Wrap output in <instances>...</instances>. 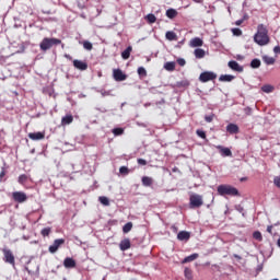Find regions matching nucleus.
<instances>
[{
	"mask_svg": "<svg viewBox=\"0 0 280 280\" xmlns=\"http://www.w3.org/2000/svg\"><path fill=\"white\" fill-rule=\"evenodd\" d=\"M254 40L260 47L268 45L270 43V37L268 36V28L264 24L257 26V33L254 35Z\"/></svg>",
	"mask_w": 280,
	"mask_h": 280,
	"instance_id": "f257e3e1",
	"label": "nucleus"
},
{
	"mask_svg": "<svg viewBox=\"0 0 280 280\" xmlns=\"http://www.w3.org/2000/svg\"><path fill=\"white\" fill-rule=\"evenodd\" d=\"M62 40H60L59 38L56 37H45L40 44H39V48L42 51H49V49H51V47H58V45H61Z\"/></svg>",
	"mask_w": 280,
	"mask_h": 280,
	"instance_id": "f03ea898",
	"label": "nucleus"
},
{
	"mask_svg": "<svg viewBox=\"0 0 280 280\" xmlns=\"http://www.w3.org/2000/svg\"><path fill=\"white\" fill-rule=\"evenodd\" d=\"M217 191L219 196H240V190L231 185H219Z\"/></svg>",
	"mask_w": 280,
	"mask_h": 280,
	"instance_id": "7ed1b4c3",
	"label": "nucleus"
},
{
	"mask_svg": "<svg viewBox=\"0 0 280 280\" xmlns=\"http://www.w3.org/2000/svg\"><path fill=\"white\" fill-rule=\"evenodd\" d=\"M205 205L202 196L198 194H192L189 197V208L190 209H200Z\"/></svg>",
	"mask_w": 280,
	"mask_h": 280,
	"instance_id": "20e7f679",
	"label": "nucleus"
},
{
	"mask_svg": "<svg viewBox=\"0 0 280 280\" xmlns=\"http://www.w3.org/2000/svg\"><path fill=\"white\" fill-rule=\"evenodd\" d=\"M3 253V261L5 264H10L11 266H14L15 259L14 254L9 248H2Z\"/></svg>",
	"mask_w": 280,
	"mask_h": 280,
	"instance_id": "39448f33",
	"label": "nucleus"
},
{
	"mask_svg": "<svg viewBox=\"0 0 280 280\" xmlns=\"http://www.w3.org/2000/svg\"><path fill=\"white\" fill-rule=\"evenodd\" d=\"M218 78V74L211 71H205L199 75V81L200 82H211V80H215Z\"/></svg>",
	"mask_w": 280,
	"mask_h": 280,
	"instance_id": "423d86ee",
	"label": "nucleus"
},
{
	"mask_svg": "<svg viewBox=\"0 0 280 280\" xmlns=\"http://www.w3.org/2000/svg\"><path fill=\"white\" fill-rule=\"evenodd\" d=\"M12 198L14 200V202H26L27 201V195L23 191H14L12 192Z\"/></svg>",
	"mask_w": 280,
	"mask_h": 280,
	"instance_id": "0eeeda50",
	"label": "nucleus"
},
{
	"mask_svg": "<svg viewBox=\"0 0 280 280\" xmlns=\"http://www.w3.org/2000/svg\"><path fill=\"white\" fill-rule=\"evenodd\" d=\"M114 80L116 82H124L125 80L128 79V75L121 71V69H115L113 72Z\"/></svg>",
	"mask_w": 280,
	"mask_h": 280,
	"instance_id": "6e6552de",
	"label": "nucleus"
},
{
	"mask_svg": "<svg viewBox=\"0 0 280 280\" xmlns=\"http://www.w3.org/2000/svg\"><path fill=\"white\" fill-rule=\"evenodd\" d=\"M65 244L63 238H57L54 241L52 245L49 246L48 250L49 253L54 254L58 252V248H60Z\"/></svg>",
	"mask_w": 280,
	"mask_h": 280,
	"instance_id": "1a4fd4ad",
	"label": "nucleus"
},
{
	"mask_svg": "<svg viewBox=\"0 0 280 280\" xmlns=\"http://www.w3.org/2000/svg\"><path fill=\"white\" fill-rule=\"evenodd\" d=\"M73 67L79 71H86V69H89V63H86V61L74 59Z\"/></svg>",
	"mask_w": 280,
	"mask_h": 280,
	"instance_id": "9d476101",
	"label": "nucleus"
},
{
	"mask_svg": "<svg viewBox=\"0 0 280 280\" xmlns=\"http://www.w3.org/2000/svg\"><path fill=\"white\" fill-rule=\"evenodd\" d=\"M217 150H219V153L221 156L226 158V156H233V152L231 151L230 148L222 147V145H217Z\"/></svg>",
	"mask_w": 280,
	"mask_h": 280,
	"instance_id": "9b49d317",
	"label": "nucleus"
},
{
	"mask_svg": "<svg viewBox=\"0 0 280 280\" xmlns=\"http://www.w3.org/2000/svg\"><path fill=\"white\" fill-rule=\"evenodd\" d=\"M228 67H230L232 71H237V73H242L244 71V67L240 66L235 60L229 61Z\"/></svg>",
	"mask_w": 280,
	"mask_h": 280,
	"instance_id": "f8f14e48",
	"label": "nucleus"
},
{
	"mask_svg": "<svg viewBox=\"0 0 280 280\" xmlns=\"http://www.w3.org/2000/svg\"><path fill=\"white\" fill-rule=\"evenodd\" d=\"M28 139H31L32 141H42V139H45V132H30Z\"/></svg>",
	"mask_w": 280,
	"mask_h": 280,
	"instance_id": "ddd939ff",
	"label": "nucleus"
},
{
	"mask_svg": "<svg viewBox=\"0 0 280 280\" xmlns=\"http://www.w3.org/2000/svg\"><path fill=\"white\" fill-rule=\"evenodd\" d=\"M191 237V233L187 232V231H180L178 234H177V240L179 242H189Z\"/></svg>",
	"mask_w": 280,
	"mask_h": 280,
	"instance_id": "4468645a",
	"label": "nucleus"
},
{
	"mask_svg": "<svg viewBox=\"0 0 280 280\" xmlns=\"http://www.w3.org/2000/svg\"><path fill=\"white\" fill-rule=\"evenodd\" d=\"M226 131L230 135H237L240 132V127L236 124L231 122L226 126Z\"/></svg>",
	"mask_w": 280,
	"mask_h": 280,
	"instance_id": "2eb2a0df",
	"label": "nucleus"
},
{
	"mask_svg": "<svg viewBox=\"0 0 280 280\" xmlns=\"http://www.w3.org/2000/svg\"><path fill=\"white\" fill-rule=\"evenodd\" d=\"M141 183L143 187H152V185L154 184V179L150 176H142Z\"/></svg>",
	"mask_w": 280,
	"mask_h": 280,
	"instance_id": "dca6fc26",
	"label": "nucleus"
},
{
	"mask_svg": "<svg viewBox=\"0 0 280 280\" xmlns=\"http://www.w3.org/2000/svg\"><path fill=\"white\" fill-rule=\"evenodd\" d=\"M119 248L122 252L128 250L130 248V238H125V240L120 241Z\"/></svg>",
	"mask_w": 280,
	"mask_h": 280,
	"instance_id": "f3484780",
	"label": "nucleus"
},
{
	"mask_svg": "<svg viewBox=\"0 0 280 280\" xmlns=\"http://www.w3.org/2000/svg\"><path fill=\"white\" fill-rule=\"evenodd\" d=\"M235 80V75L233 74H221L219 77V82H233Z\"/></svg>",
	"mask_w": 280,
	"mask_h": 280,
	"instance_id": "a211bd4d",
	"label": "nucleus"
},
{
	"mask_svg": "<svg viewBox=\"0 0 280 280\" xmlns=\"http://www.w3.org/2000/svg\"><path fill=\"white\" fill-rule=\"evenodd\" d=\"M194 56H195V58H197L198 60L205 58V56H206L205 49H202V48H197V49H195V50H194Z\"/></svg>",
	"mask_w": 280,
	"mask_h": 280,
	"instance_id": "6ab92c4d",
	"label": "nucleus"
},
{
	"mask_svg": "<svg viewBox=\"0 0 280 280\" xmlns=\"http://www.w3.org/2000/svg\"><path fill=\"white\" fill-rule=\"evenodd\" d=\"M191 47H202L203 42L200 37H195L190 40Z\"/></svg>",
	"mask_w": 280,
	"mask_h": 280,
	"instance_id": "aec40b11",
	"label": "nucleus"
},
{
	"mask_svg": "<svg viewBox=\"0 0 280 280\" xmlns=\"http://www.w3.org/2000/svg\"><path fill=\"white\" fill-rule=\"evenodd\" d=\"M132 52V46H128L122 52L121 58L122 60H128L130 58V54Z\"/></svg>",
	"mask_w": 280,
	"mask_h": 280,
	"instance_id": "412c9836",
	"label": "nucleus"
},
{
	"mask_svg": "<svg viewBox=\"0 0 280 280\" xmlns=\"http://www.w3.org/2000/svg\"><path fill=\"white\" fill-rule=\"evenodd\" d=\"M175 86H177V89H187V86H189V80L185 79L182 81H177L175 83Z\"/></svg>",
	"mask_w": 280,
	"mask_h": 280,
	"instance_id": "4be33fe9",
	"label": "nucleus"
},
{
	"mask_svg": "<svg viewBox=\"0 0 280 280\" xmlns=\"http://www.w3.org/2000/svg\"><path fill=\"white\" fill-rule=\"evenodd\" d=\"M262 62H265V65H275V62H277V59L268 55H265L262 56Z\"/></svg>",
	"mask_w": 280,
	"mask_h": 280,
	"instance_id": "5701e85b",
	"label": "nucleus"
},
{
	"mask_svg": "<svg viewBox=\"0 0 280 280\" xmlns=\"http://www.w3.org/2000/svg\"><path fill=\"white\" fill-rule=\"evenodd\" d=\"M198 257V254H191L187 257H185L183 260H182V264H189L191 261H196V258Z\"/></svg>",
	"mask_w": 280,
	"mask_h": 280,
	"instance_id": "b1692460",
	"label": "nucleus"
},
{
	"mask_svg": "<svg viewBox=\"0 0 280 280\" xmlns=\"http://www.w3.org/2000/svg\"><path fill=\"white\" fill-rule=\"evenodd\" d=\"M164 69L166 71H174L176 69V62L167 61L166 63H164Z\"/></svg>",
	"mask_w": 280,
	"mask_h": 280,
	"instance_id": "393cba45",
	"label": "nucleus"
},
{
	"mask_svg": "<svg viewBox=\"0 0 280 280\" xmlns=\"http://www.w3.org/2000/svg\"><path fill=\"white\" fill-rule=\"evenodd\" d=\"M178 14V11L175 9H168L166 10V16L167 19H176V15Z\"/></svg>",
	"mask_w": 280,
	"mask_h": 280,
	"instance_id": "a878e982",
	"label": "nucleus"
},
{
	"mask_svg": "<svg viewBox=\"0 0 280 280\" xmlns=\"http://www.w3.org/2000/svg\"><path fill=\"white\" fill-rule=\"evenodd\" d=\"M98 201H100L101 205H103L104 207H109V206H110V200L108 199V197L101 196V197H98Z\"/></svg>",
	"mask_w": 280,
	"mask_h": 280,
	"instance_id": "bb28decb",
	"label": "nucleus"
},
{
	"mask_svg": "<svg viewBox=\"0 0 280 280\" xmlns=\"http://www.w3.org/2000/svg\"><path fill=\"white\" fill-rule=\"evenodd\" d=\"M250 67H252V69H259L261 67V60H259L257 58L253 59L250 61Z\"/></svg>",
	"mask_w": 280,
	"mask_h": 280,
	"instance_id": "cd10ccee",
	"label": "nucleus"
},
{
	"mask_svg": "<svg viewBox=\"0 0 280 280\" xmlns=\"http://www.w3.org/2000/svg\"><path fill=\"white\" fill-rule=\"evenodd\" d=\"M145 21L152 25V23H156V15L152 14V13H149L147 16H145Z\"/></svg>",
	"mask_w": 280,
	"mask_h": 280,
	"instance_id": "c85d7f7f",
	"label": "nucleus"
},
{
	"mask_svg": "<svg viewBox=\"0 0 280 280\" xmlns=\"http://www.w3.org/2000/svg\"><path fill=\"white\" fill-rule=\"evenodd\" d=\"M28 179L30 177L26 174H22L19 176L18 183H20V185H25V183H27Z\"/></svg>",
	"mask_w": 280,
	"mask_h": 280,
	"instance_id": "c756f323",
	"label": "nucleus"
},
{
	"mask_svg": "<svg viewBox=\"0 0 280 280\" xmlns=\"http://www.w3.org/2000/svg\"><path fill=\"white\" fill-rule=\"evenodd\" d=\"M165 36L166 40H176V33L174 31H167Z\"/></svg>",
	"mask_w": 280,
	"mask_h": 280,
	"instance_id": "7c9ffc66",
	"label": "nucleus"
},
{
	"mask_svg": "<svg viewBox=\"0 0 280 280\" xmlns=\"http://www.w3.org/2000/svg\"><path fill=\"white\" fill-rule=\"evenodd\" d=\"M261 91L264 93H272V91H275V86L270 85V84H266L261 86Z\"/></svg>",
	"mask_w": 280,
	"mask_h": 280,
	"instance_id": "2f4dec72",
	"label": "nucleus"
},
{
	"mask_svg": "<svg viewBox=\"0 0 280 280\" xmlns=\"http://www.w3.org/2000/svg\"><path fill=\"white\" fill-rule=\"evenodd\" d=\"M132 231V222H128L122 226V233H130Z\"/></svg>",
	"mask_w": 280,
	"mask_h": 280,
	"instance_id": "473e14b6",
	"label": "nucleus"
},
{
	"mask_svg": "<svg viewBox=\"0 0 280 280\" xmlns=\"http://www.w3.org/2000/svg\"><path fill=\"white\" fill-rule=\"evenodd\" d=\"M83 48L86 50V51H92L93 50V44L89 40H84L83 42Z\"/></svg>",
	"mask_w": 280,
	"mask_h": 280,
	"instance_id": "72a5a7b5",
	"label": "nucleus"
},
{
	"mask_svg": "<svg viewBox=\"0 0 280 280\" xmlns=\"http://www.w3.org/2000/svg\"><path fill=\"white\" fill-rule=\"evenodd\" d=\"M253 237H254V240H256L257 242H262V240H264V236L261 235V232H259V231H255V232L253 233Z\"/></svg>",
	"mask_w": 280,
	"mask_h": 280,
	"instance_id": "f704fd0d",
	"label": "nucleus"
},
{
	"mask_svg": "<svg viewBox=\"0 0 280 280\" xmlns=\"http://www.w3.org/2000/svg\"><path fill=\"white\" fill-rule=\"evenodd\" d=\"M71 124V115H67L61 119V126H69Z\"/></svg>",
	"mask_w": 280,
	"mask_h": 280,
	"instance_id": "c9c22d12",
	"label": "nucleus"
},
{
	"mask_svg": "<svg viewBox=\"0 0 280 280\" xmlns=\"http://www.w3.org/2000/svg\"><path fill=\"white\" fill-rule=\"evenodd\" d=\"M50 234H51V228H44L40 231V235H43L44 237H49Z\"/></svg>",
	"mask_w": 280,
	"mask_h": 280,
	"instance_id": "e433bc0d",
	"label": "nucleus"
},
{
	"mask_svg": "<svg viewBox=\"0 0 280 280\" xmlns=\"http://www.w3.org/2000/svg\"><path fill=\"white\" fill-rule=\"evenodd\" d=\"M138 75H140V78H145L148 75V71L145 70V68L139 67L138 68Z\"/></svg>",
	"mask_w": 280,
	"mask_h": 280,
	"instance_id": "4c0bfd02",
	"label": "nucleus"
},
{
	"mask_svg": "<svg viewBox=\"0 0 280 280\" xmlns=\"http://www.w3.org/2000/svg\"><path fill=\"white\" fill-rule=\"evenodd\" d=\"M112 132L115 137H120V135H124V128H114Z\"/></svg>",
	"mask_w": 280,
	"mask_h": 280,
	"instance_id": "58836bf2",
	"label": "nucleus"
},
{
	"mask_svg": "<svg viewBox=\"0 0 280 280\" xmlns=\"http://www.w3.org/2000/svg\"><path fill=\"white\" fill-rule=\"evenodd\" d=\"M119 173H120L122 176H128V174H130V170L128 168V166H120Z\"/></svg>",
	"mask_w": 280,
	"mask_h": 280,
	"instance_id": "ea45409f",
	"label": "nucleus"
},
{
	"mask_svg": "<svg viewBox=\"0 0 280 280\" xmlns=\"http://www.w3.org/2000/svg\"><path fill=\"white\" fill-rule=\"evenodd\" d=\"M196 135L200 137V139H207V132L202 129H197Z\"/></svg>",
	"mask_w": 280,
	"mask_h": 280,
	"instance_id": "a19ab883",
	"label": "nucleus"
},
{
	"mask_svg": "<svg viewBox=\"0 0 280 280\" xmlns=\"http://www.w3.org/2000/svg\"><path fill=\"white\" fill-rule=\"evenodd\" d=\"M236 211H238V213H242V215H246V213L244 212V207H242V205H237L235 206Z\"/></svg>",
	"mask_w": 280,
	"mask_h": 280,
	"instance_id": "79ce46f5",
	"label": "nucleus"
},
{
	"mask_svg": "<svg viewBox=\"0 0 280 280\" xmlns=\"http://www.w3.org/2000/svg\"><path fill=\"white\" fill-rule=\"evenodd\" d=\"M184 275H185L186 279H191V269L185 268Z\"/></svg>",
	"mask_w": 280,
	"mask_h": 280,
	"instance_id": "37998d69",
	"label": "nucleus"
},
{
	"mask_svg": "<svg viewBox=\"0 0 280 280\" xmlns=\"http://www.w3.org/2000/svg\"><path fill=\"white\" fill-rule=\"evenodd\" d=\"M63 266L66 268H71V257H68V258L65 259Z\"/></svg>",
	"mask_w": 280,
	"mask_h": 280,
	"instance_id": "c03bdc74",
	"label": "nucleus"
},
{
	"mask_svg": "<svg viewBox=\"0 0 280 280\" xmlns=\"http://www.w3.org/2000/svg\"><path fill=\"white\" fill-rule=\"evenodd\" d=\"M232 34L234 36H242V30H240V28H232Z\"/></svg>",
	"mask_w": 280,
	"mask_h": 280,
	"instance_id": "a18cd8bd",
	"label": "nucleus"
},
{
	"mask_svg": "<svg viewBox=\"0 0 280 280\" xmlns=\"http://www.w3.org/2000/svg\"><path fill=\"white\" fill-rule=\"evenodd\" d=\"M213 117H214L213 114L212 115H207V116H205V121H207V124H211V121H213Z\"/></svg>",
	"mask_w": 280,
	"mask_h": 280,
	"instance_id": "49530a36",
	"label": "nucleus"
},
{
	"mask_svg": "<svg viewBox=\"0 0 280 280\" xmlns=\"http://www.w3.org/2000/svg\"><path fill=\"white\" fill-rule=\"evenodd\" d=\"M273 184L276 185V187H278V189H280V176H276L273 178Z\"/></svg>",
	"mask_w": 280,
	"mask_h": 280,
	"instance_id": "de8ad7c7",
	"label": "nucleus"
},
{
	"mask_svg": "<svg viewBox=\"0 0 280 280\" xmlns=\"http://www.w3.org/2000/svg\"><path fill=\"white\" fill-rule=\"evenodd\" d=\"M186 63H187V62L185 61L184 58L177 59V65H179V67H185Z\"/></svg>",
	"mask_w": 280,
	"mask_h": 280,
	"instance_id": "09e8293b",
	"label": "nucleus"
},
{
	"mask_svg": "<svg viewBox=\"0 0 280 280\" xmlns=\"http://www.w3.org/2000/svg\"><path fill=\"white\" fill-rule=\"evenodd\" d=\"M5 167H2V171L0 172V180H3V178H5Z\"/></svg>",
	"mask_w": 280,
	"mask_h": 280,
	"instance_id": "8fccbe9b",
	"label": "nucleus"
},
{
	"mask_svg": "<svg viewBox=\"0 0 280 280\" xmlns=\"http://www.w3.org/2000/svg\"><path fill=\"white\" fill-rule=\"evenodd\" d=\"M138 165H148V161H145L144 159H138Z\"/></svg>",
	"mask_w": 280,
	"mask_h": 280,
	"instance_id": "3c124183",
	"label": "nucleus"
},
{
	"mask_svg": "<svg viewBox=\"0 0 280 280\" xmlns=\"http://www.w3.org/2000/svg\"><path fill=\"white\" fill-rule=\"evenodd\" d=\"M273 54H280V46H275Z\"/></svg>",
	"mask_w": 280,
	"mask_h": 280,
	"instance_id": "603ef678",
	"label": "nucleus"
},
{
	"mask_svg": "<svg viewBox=\"0 0 280 280\" xmlns=\"http://www.w3.org/2000/svg\"><path fill=\"white\" fill-rule=\"evenodd\" d=\"M242 23H244V19L237 20V21L235 22V25H242Z\"/></svg>",
	"mask_w": 280,
	"mask_h": 280,
	"instance_id": "864d4df0",
	"label": "nucleus"
},
{
	"mask_svg": "<svg viewBox=\"0 0 280 280\" xmlns=\"http://www.w3.org/2000/svg\"><path fill=\"white\" fill-rule=\"evenodd\" d=\"M267 233L272 234V225H268V226H267Z\"/></svg>",
	"mask_w": 280,
	"mask_h": 280,
	"instance_id": "5fc2aeb1",
	"label": "nucleus"
},
{
	"mask_svg": "<svg viewBox=\"0 0 280 280\" xmlns=\"http://www.w3.org/2000/svg\"><path fill=\"white\" fill-rule=\"evenodd\" d=\"M233 257H234L235 259H238V261L242 259V256H240V255H237V254H234Z\"/></svg>",
	"mask_w": 280,
	"mask_h": 280,
	"instance_id": "6e6d98bb",
	"label": "nucleus"
},
{
	"mask_svg": "<svg viewBox=\"0 0 280 280\" xmlns=\"http://www.w3.org/2000/svg\"><path fill=\"white\" fill-rule=\"evenodd\" d=\"M78 8H80V10L84 9V3L78 2Z\"/></svg>",
	"mask_w": 280,
	"mask_h": 280,
	"instance_id": "4d7b16f0",
	"label": "nucleus"
},
{
	"mask_svg": "<svg viewBox=\"0 0 280 280\" xmlns=\"http://www.w3.org/2000/svg\"><path fill=\"white\" fill-rule=\"evenodd\" d=\"M71 268H75V260L71 259Z\"/></svg>",
	"mask_w": 280,
	"mask_h": 280,
	"instance_id": "13d9d810",
	"label": "nucleus"
},
{
	"mask_svg": "<svg viewBox=\"0 0 280 280\" xmlns=\"http://www.w3.org/2000/svg\"><path fill=\"white\" fill-rule=\"evenodd\" d=\"M106 95H109V93L106 92V91L102 92V96H103V97H106Z\"/></svg>",
	"mask_w": 280,
	"mask_h": 280,
	"instance_id": "bf43d9fd",
	"label": "nucleus"
},
{
	"mask_svg": "<svg viewBox=\"0 0 280 280\" xmlns=\"http://www.w3.org/2000/svg\"><path fill=\"white\" fill-rule=\"evenodd\" d=\"M262 266L261 265H259L258 267H257V270L260 272V270H262Z\"/></svg>",
	"mask_w": 280,
	"mask_h": 280,
	"instance_id": "052dcab7",
	"label": "nucleus"
},
{
	"mask_svg": "<svg viewBox=\"0 0 280 280\" xmlns=\"http://www.w3.org/2000/svg\"><path fill=\"white\" fill-rule=\"evenodd\" d=\"M173 172H178V167L175 166V167L173 168Z\"/></svg>",
	"mask_w": 280,
	"mask_h": 280,
	"instance_id": "680f3d73",
	"label": "nucleus"
},
{
	"mask_svg": "<svg viewBox=\"0 0 280 280\" xmlns=\"http://www.w3.org/2000/svg\"><path fill=\"white\" fill-rule=\"evenodd\" d=\"M279 248H280V237L278 238V242H277Z\"/></svg>",
	"mask_w": 280,
	"mask_h": 280,
	"instance_id": "e2e57ef3",
	"label": "nucleus"
},
{
	"mask_svg": "<svg viewBox=\"0 0 280 280\" xmlns=\"http://www.w3.org/2000/svg\"><path fill=\"white\" fill-rule=\"evenodd\" d=\"M196 1V3H201L202 2V0H195Z\"/></svg>",
	"mask_w": 280,
	"mask_h": 280,
	"instance_id": "0e129e2a",
	"label": "nucleus"
},
{
	"mask_svg": "<svg viewBox=\"0 0 280 280\" xmlns=\"http://www.w3.org/2000/svg\"><path fill=\"white\" fill-rule=\"evenodd\" d=\"M246 110H247V113H250V107H247Z\"/></svg>",
	"mask_w": 280,
	"mask_h": 280,
	"instance_id": "69168bd1",
	"label": "nucleus"
},
{
	"mask_svg": "<svg viewBox=\"0 0 280 280\" xmlns=\"http://www.w3.org/2000/svg\"><path fill=\"white\" fill-rule=\"evenodd\" d=\"M246 110H247V113H250V107H247Z\"/></svg>",
	"mask_w": 280,
	"mask_h": 280,
	"instance_id": "338daca9",
	"label": "nucleus"
},
{
	"mask_svg": "<svg viewBox=\"0 0 280 280\" xmlns=\"http://www.w3.org/2000/svg\"><path fill=\"white\" fill-rule=\"evenodd\" d=\"M71 121H73V116H71Z\"/></svg>",
	"mask_w": 280,
	"mask_h": 280,
	"instance_id": "774afa93",
	"label": "nucleus"
}]
</instances>
